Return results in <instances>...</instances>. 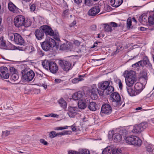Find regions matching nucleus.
Listing matches in <instances>:
<instances>
[{
    "label": "nucleus",
    "instance_id": "obj_1",
    "mask_svg": "<svg viewBox=\"0 0 154 154\" xmlns=\"http://www.w3.org/2000/svg\"><path fill=\"white\" fill-rule=\"evenodd\" d=\"M123 75L125 78V81L127 85L129 87L132 86L137 80L135 72L126 70L125 71Z\"/></svg>",
    "mask_w": 154,
    "mask_h": 154
},
{
    "label": "nucleus",
    "instance_id": "obj_2",
    "mask_svg": "<svg viewBox=\"0 0 154 154\" xmlns=\"http://www.w3.org/2000/svg\"><path fill=\"white\" fill-rule=\"evenodd\" d=\"M126 142L129 145L140 146L142 141L139 137L137 136L131 135L126 137L125 139Z\"/></svg>",
    "mask_w": 154,
    "mask_h": 154
},
{
    "label": "nucleus",
    "instance_id": "obj_3",
    "mask_svg": "<svg viewBox=\"0 0 154 154\" xmlns=\"http://www.w3.org/2000/svg\"><path fill=\"white\" fill-rule=\"evenodd\" d=\"M8 35L9 39L17 44L22 45L24 43V39L20 35L17 33H9Z\"/></svg>",
    "mask_w": 154,
    "mask_h": 154
},
{
    "label": "nucleus",
    "instance_id": "obj_4",
    "mask_svg": "<svg viewBox=\"0 0 154 154\" xmlns=\"http://www.w3.org/2000/svg\"><path fill=\"white\" fill-rule=\"evenodd\" d=\"M55 45L56 42L55 40L52 38H48L42 43L41 46L44 50L47 51L51 48L54 47Z\"/></svg>",
    "mask_w": 154,
    "mask_h": 154
},
{
    "label": "nucleus",
    "instance_id": "obj_5",
    "mask_svg": "<svg viewBox=\"0 0 154 154\" xmlns=\"http://www.w3.org/2000/svg\"><path fill=\"white\" fill-rule=\"evenodd\" d=\"M111 100L113 102V105L115 106L119 107L122 104L120 96L116 92H114L111 94Z\"/></svg>",
    "mask_w": 154,
    "mask_h": 154
},
{
    "label": "nucleus",
    "instance_id": "obj_6",
    "mask_svg": "<svg viewBox=\"0 0 154 154\" xmlns=\"http://www.w3.org/2000/svg\"><path fill=\"white\" fill-rule=\"evenodd\" d=\"M125 127H124L119 131V133L114 134L112 135V139L115 142H119L122 139V135H125L128 134V131L126 130Z\"/></svg>",
    "mask_w": 154,
    "mask_h": 154
},
{
    "label": "nucleus",
    "instance_id": "obj_7",
    "mask_svg": "<svg viewBox=\"0 0 154 154\" xmlns=\"http://www.w3.org/2000/svg\"><path fill=\"white\" fill-rule=\"evenodd\" d=\"M22 73L23 79L27 82L32 81L35 76L34 72L32 70L24 72L23 71Z\"/></svg>",
    "mask_w": 154,
    "mask_h": 154
},
{
    "label": "nucleus",
    "instance_id": "obj_8",
    "mask_svg": "<svg viewBox=\"0 0 154 154\" xmlns=\"http://www.w3.org/2000/svg\"><path fill=\"white\" fill-rule=\"evenodd\" d=\"M25 17L21 15L16 16L14 20V25L17 27H20L24 25Z\"/></svg>",
    "mask_w": 154,
    "mask_h": 154
},
{
    "label": "nucleus",
    "instance_id": "obj_9",
    "mask_svg": "<svg viewBox=\"0 0 154 154\" xmlns=\"http://www.w3.org/2000/svg\"><path fill=\"white\" fill-rule=\"evenodd\" d=\"M112 112V107L111 106L108 104H103L101 108V112L100 113L101 116L103 114L109 115Z\"/></svg>",
    "mask_w": 154,
    "mask_h": 154
},
{
    "label": "nucleus",
    "instance_id": "obj_10",
    "mask_svg": "<svg viewBox=\"0 0 154 154\" xmlns=\"http://www.w3.org/2000/svg\"><path fill=\"white\" fill-rule=\"evenodd\" d=\"M59 64L61 68L65 71H68L71 69V64L68 60H60Z\"/></svg>",
    "mask_w": 154,
    "mask_h": 154
},
{
    "label": "nucleus",
    "instance_id": "obj_11",
    "mask_svg": "<svg viewBox=\"0 0 154 154\" xmlns=\"http://www.w3.org/2000/svg\"><path fill=\"white\" fill-rule=\"evenodd\" d=\"M0 76L2 79H7L9 77V71L6 67H0Z\"/></svg>",
    "mask_w": 154,
    "mask_h": 154
},
{
    "label": "nucleus",
    "instance_id": "obj_12",
    "mask_svg": "<svg viewBox=\"0 0 154 154\" xmlns=\"http://www.w3.org/2000/svg\"><path fill=\"white\" fill-rule=\"evenodd\" d=\"M40 29H42L44 33H45L46 35H53V30L51 27L48 25H44L40 27Z\"/></svg>",
    "mask_w": 154,
    "mask_h": 154
},
{
    "label": "nucleus",
    "instance_id": "obj_13",
    "mask_svg": "<svg viewBox=\"0 0 154 154\" xmlns=\"http://www.w3.org/2000/svg\"><path fill=\"white\" fill-rule=\"evenodd\" d=\"M76 107L70 106L68 108V114L70 117L73 118L76 115L78 110Z\"/></svg>",
    "mask_w": 154,
    "mask_h": 154
},
{
    "label": "nucleus",
    "instance_id": "obj_14",
    "mask_svg": "<svg viewBox=\"0 0 154 154\" xmlns=\"http://www.w3.org/2000/svg\"><path fill=\"white\" fill-rule=\"evenodd\" d=\"M48 69L50 71L53 73H56L58 69V66L56 63L53 61H50Z\"/></svg>",
    "mask_w": 154,
    "mask_h": 154
},
{
    "label": "nucleus",
    "instance_id": "obj_15",
    "mask_svg": "<svg viewBox=\"0 0 154 154\" xmlns=\"http://www.w3.org/2000/svg\"><path fill=\"white\" fill-rule=\"evenodd\" d=\"M100 11L99 6H95L91 8L88 11V14L90 16H94L97 14Z\"/></svg>",
    "mask_w": 154,
    "mask_h": 154
},
{
    "label": "nucleus",
    "instance_id": "obj_16",
    "mask_svg": "<svg viewBox=\"0 0 154 154\" xmlns=\"http://www.w3.org/2000/svg\"><path fill=\"white\" fill-rule=\"evenodd\" d=\"M146 126H134L132 132L135 134L140 133L146 128Z\"/></svg>",
    "mask_w": 154,
    "mask_h": 154
},
{
    "label": "nucleus",
    "instance_id": "obj_17",
    "mask_svg": "<svg viewBox=\"0 0 154 154\" xmlns=\"http://www.w3.org/2000/svg\"><path fill=\"white\" fill-rule=\"evenodd\" d=\"M8 7L9 10L14 13H17L19 12V9L11 2L8 3Z\"/></svg>",
    "mask_w": 154,
    "mask_h": 154
},
{
    "label": "nucleus",
    "instance_id": "obj_18",
    "mask_svg": "<svg viewBox=\"0 0 154 154\" xmlns=\"http://www.w3.org/2000/svg\"><path fill=\"white\" fill-rule=\"evenodd\" d=\"M35 34L38 40H41L44 38V33L42 29H40V27L39 29H37L35 30Z\"/></svg>",
    "mask_w": 154,
    "mask_h": 154
},
{
    "label": "nucleus",
    "instance_id": "obj_19",
    "mask_svg": "<svg viewBox=\"0 0 154 154\" xmlns=\"http://www.w3.org/2000/svg\"><path fill=\"white\" fill-rule=\"evenodd\" d=\"M123 0H109V4L113 7H117L120 5Z\"/></svg>",
    "mask_w": 154,
    "mask_h": 154
},
{
    "label": "nucleus",
    "instance_id": "obj_20",
    "mask_svg": "<svg viewBox=\"0 0 154 154\" xmlns=\"http://www.w3.org/2000/svg\"><path fill=\"white\" fill-rule=\"evenodd\" d=\"M97 89L95 86L91 87L88 90L89 92L91 93V97L93 99H96L97 98L96 90Z\"/></svg>",
    "mask_w": 154,
    "mask_h": 154
},
{
    "label": "nucleus",
    "instance_id": "obj_21",
    "mask_svg": "<svg viewBox=\"0 0 154 154\" xmlns=\"http://www.w3.org/2000/svg\"><path fill=\"white\" fill-rule=\"evenodd\" d=\"M110 83L107 81H105L104 82L99 83L98 85V88L104 91L107 88V87L109 85Z\"/></svg>",
    "mask_w": 154,
    "mask_h": 154
},
{
    "label": "nucleus",
    "instance_id": "obj_22",
    "mask_svg": "<svg viewBox=\"0 0 154 154\" xmlns=\"http://www.w3.org/2000/svg\"><path fill=\"white\" fill-rule=\"evenodd\" d=\"M84 93L81 91H79L74 93L72 96V98L75 100H78L83 97Z\"/></svg>",
    "mask_w": 154,
    "mask_h": 154
},
{
    "label": "nucleus",
    "instance_id": "obj_23",
    "mask_svg": "<svg viewBox=\"0 0 154 154\" xmlns=\"http://www.w3.org/2000/svg\"><path fill=\"white\" fill-rule=\"evenodd\" d=\"M127 91L129 94L131 96H135L140 93V91H137L136 89L134 90L131 87L127 88Z\"/></svg>",
    "mask_w": 154,
    "mask_h": 154
},
{
    "label": "nucleus",
    "instance_id": "obj_24",
    "mask_svg": "<svg viewBox=\"0 0 154 154\" xmlns=\"http://www.w3.org/2000/svg\"><path fill=\"white\" fill-rule=\"evenodd\" d=\"M78 106L80 109L85 108L86 107V100L82 99L79 100L78 103Z\"/></svg>",
    "mask_w": 154,
    "mask_h": 154
},
{
    "label": "nucleus",
    "instance_id": "obj_25",
    "mask_svg": "<svg viewBox=\"0 0 154 154\" xmlns=\"http://www.w3.org/2000/svg\"><path fill=\"white\" fill-rule=\"evenodd\" d=\"M140 61H142V66H143V65H145L150 68H152V65L150 63L147 57L145 56L143 60H140Z\"/></svg>",
    "mask_w": 154,
    "mask_h": 154
},
{
    "label": "nucleus",
    "instance_id": "obj_26",
    "mask_svg": "<svg viewBox=\"0 0 154 154\" xmlns=\"http://www.w3.org/2000/svg\"><path fill=\"white\" fill-rule=\"evenodd\" d=\"M114 91V88L112 86H108L104 91V93L106 95H109Z\"/></svg>",
    "mask_w": 154,
    "mask_h": 154
},
{
    "label": "nucleus",
    "instance_id": "obj_27",
    "mask_svg": "<svg viewBox=\"0 0 154 154\" xmlns=\"http://www.w3.org/2000/svg\"><path fill=\"white\" fill-rule=\"evenodd\" d=\"M71 48V46L69 43L63 44L60 46V49L62 50H69Z\"/></svg>",
    "mask_w": 154,
    "mask_h": 154
},
{
    "label": "nucleus",
    "instance_id": "obj_28",
    "mask_svg": "<svg viewBox=\"0 0 154 154\" xmlns=\"http://www.w3.org/2000/svg\"><path fill=\"white\" fill-rule=\"evenodd\" d=\"M50 62L47 60H45L42 62L43 66L46 69H48Z\"/></svg>",
    "mask_w": 154,
    "mask_h": 154
},
{
    "label": "nucleus",
    "instance_id": "obj_29",
    "mask_svg": "<svg viewBox=\"0 0 154 154\" xmlns=\"http://www.w3.org/2000/svg\"><path fill=\"white\" fill-rule=\"evenodd\" d=\"M58 103L60 106L63 109H65L66 107V103L65 100L63 99H60L58 101Z\"/></svg>",
    "mask_w": 154,
    "mask_h": 154
},
{
    "label": "nucleus",
    "instance_id": "obj_30",
    "mask_svg": "<svg viewBox=\"0 0 154 154\" xmlns=\"http://www.w3.org/2000/svg\"><path fill=\"white\" fill-rule=\"evenodd\" d=\"M83 77V75H79L78 78H75L72 80V82L74 84L78 83L79 81H81L84 80L83 79L81 78Z\"/></svg>",
    "mask_w": 154,
    "mask_h": 154
},
{
    "label": "nucleus",
    "instance_id": "obj_31",
    "mask_svg": "<svg viewBox=\"0 0 154 154\" xmlns=\"http://www.w3.org/2000/svg\"><path fill=\"white\" fill-rule=\"evenodd\" d=\"M88 108L91 111H95L96 109V103L94 102L90 103Z\"/></svg>",
    "mask_w": 154,
    "mask_h": 154
},
{
    "label": "nucleus",
    "instance_id": "obj_32",
    "mask_svg": "<svg viewBox=\"0 0 154 154\" xmlns=\"http://www.w3.org/2000/svg\"><path fill=\"white\" fill-rule=\"evenodd\" d=\"M19 78V76L17 73L12 74L10 78V80L12 82H15L17 81Z\"/></svg>",
    "mask_w": 154,
    "mask_h": 154
},
{
    "label": "nucleus",
    "instance_id": "obj_33",
    "mask_svg": "<svg viewBox=\"0 0 154 154\" xmlns=\"http://www.w3.org/2000/svg\"><path fill=\"white\" fill-rule=\"evenodd\" d=\"M112 150L110 147L108 146L104 149L102 152V154H110Z\"/></svg>",
    "mask_w": 154,
    "mask_h": 154
},
{
    "label": "nucleus",
    "instance_id": "obj_34",
    "mask_svg": "<svg viewBox=\"0 0 154 154\" xmlns=\"http://www.w3.org/2000/svg\"><path fill=\"white\" fill-rule=\"evenodd\" d=\"M104 28L105 31L107 32H111L112 29L111 26L107 24H104Z\"/></svg>",
    "mask_w": 154,
    "mask_h": 154
},
{
    "label": "nucleus",
    "instance_id": "obj_35",
    "mask_svg": "<svg viewBox=\"0 0 154 154\" xmlns=\"http://www.w3.org/2000/svg\"><path fill=\"white\" fill-rule=\"evenodd\" d=\"M142 84L140 83H136L134 86L135 89L137 91H140V93L141 91L142 90L141 87L142 86Z\"/></svg>",
    "mask_w": 154,
    "mask_h": 154
},
{
    "label": "nucleus",
    "instance_id": "obj_36",
    "mask_svg": "<svg viewBox=\"0 0 154 154\" xmlns=\"http://www.w3.org/2000/svg\"><path fill=\"white\" fill-rule=\"evenodd\" d=\"M17 49V48L15 46L11 44H10L7 46L6 45L4 49L8 50H14Z\"/></svg>",
    "mask_w": 154,
    "mask_h": 154
},
{
    "label": "nucleus",
    "instance_id": "obj_37",
    "mask_svg": "<svg viewBox=\"0 0 154 154\" xmlns=\"http://www.w3.org/2000/svg\"><path fill=\"white\" fill-rule=\"evenodd\" d=\"M31 23L32 22L30 20L28 19H26L25 18L23 26H24L25 27H28L31 25Z\"/></svg>",
    "mask_w": 154,
    "mask_h": 154
},
{
    "label": "nucleus",
    "instance_id": "obj_38",
    "mask_svg": "<svg viewBox=\"0 0 154 154\" xmlns=\"http://www.w3.org/2000/svg\"><path fill=\"white\" fill-rule=\"evenodd\" d=\"M6 45V44L2 38H0V47L4 49Z\"/></svg>",
    "mask_w": 154,
    "mask_h": 154
},
{
    "label": "nucleus",
    "instance_id": "obj_39",
    "mask_svg": "<svg viewBox=\"0 0 154 154\" xmlns=\"http://www.w3.org/2000/svg\"><path fill=\"white\" fill-rule=\"evenodd\" d=\"M52 33L53 35H50V36H53L54 38L57 41L60 40L59 34L57 32H53Z\"/></svg>",
    "mask_w": 154,
    "mask_h": 154
},
{
    "label": "nucleus",
    "instance_id": "obj_40",
    "mask_svg": "<svg viewBox=\"0 0 154 154\" xmlns=\"http://www.w3.org/2000/svg\"><path fill=\"white\" fill-rule=\"evenodd\" d=\"M148 22L151 24H154V14L150 16L148 18Z\"/></svg>",
    "mask_w": 154,
    "mask_h": 154
},
{
    "label": "nucleus",
    "instance_id": "obj_41",
    "mask_svg": "<svg viewBox=\"0 0 154 154\" xmlns=\"http://www.w3.org/2000/svg\"><path fill=\"white\" fill-rule=\"evenodd\" d=\"M112 154H122L121 150L119 149L115 148L112 151Z\"/></svg>",
    "mask_w": 154,
    "mask_h": 154
},
{
    "label": "nucleus",
    "instance_id": "obj_42",
    "mask_svg": "<svg viewBox=\"0 0 154 154\" xmlns=\"http://www.w3.org/2000/svg\"><path fill=\"white\" fill-rule=\"evenodd\" d=\"M146 150L149 152H152L154 149V145L150 144L146 147Z\"/></svg>",
    "mask_w": 154,
    "mask_h": 154
},
{
    "label": "nucleus",
    "instance_id": "obj_43",
    "mask_svg": "<svg viewBox=\"0 0 154 154\" xmlns=\"http://www.w3.org/2000/svg\"><path fill=\"white\" fill-rule=\"evenodd\" d=\"M36 77L40 79H41L43 77L44 74L42 72H36Z\"/></svg>",
    "mask_w": 154,
    "mask_h": 154
},
{
    "label": "nucleus",
    "instance_id": "obj_44",
    "mask_svg": "<svg viewBox=\"0 0 154 154\" xmlns=\"http://www.w3.org/2000/svg\"><path fill=\"white\" fill-rule=\"evenodd\" d=\"M142 66V61H139L137 62L132 65V66L133 67H137L138 66Z\"/></svg>",
    "mask_w": 154,
    "mask_h": 154
},
{
    "label": "nucleus",
    "instance_id": "obj_45",
    "mask_svg": "<svg viewBox=\"0 0 154 154\" xmlns=\"http://www.w3.org/2000/svg\"><path fill=\"white\" fill-rule=\"evenodd\" d=\"M10 133V131H3L2 132V136L3 137H5L9 135Z\"/></svg>",
    "mask_w": 154,
    "mask_h": 154
},
{
    "label": "nucleus",
    "instance_id": "obj_46",
    "mask_svg": "<svg viewBox=\"0 0 154 154\" xmlns=\"http://www.w3.org/2000/svg\"><path fill=\"white\" fill-rule=\"evenodd\" d=\"M57 136V133L55 132L52 131L50 132L49 134V136L51 138H53Z\"/></svg>",
    "mask_w": 154,
    "mask_h": 154
},
{
    "label": "nucleus",
    "instance_id": "obj_47",
    "mask_svg": "<svg viewBox=\"0 0 154 154\" xmlns=\"http://www.w3.org/2000/svg\"><path fill=\"white\" fill-rule=\"evenodd\" d=\"M131 19L128 18L127 21V24L128 29L131 28Z\"/></svg>",
    "mask_w": 154,
    "mask_h": 154
},
{
    "label": "nucleus",
    "instance_id": "obj_48",
    "mask_svg": "<svg viewBox=\"0 0 154 154\" xmlns=\"http://www.w3.org/2000/svg\"><path fill=\"white\" fill-rule=\"evenodd\" d=\"M81 154H90V152L86 149H82L80 151Z\"/></svg>",
    "mask_w": 154,
    "mask_h": 154
},
{
    "label": "nucleus",
    "instance_id": "obj_49",
    "mask_svg": "<svg viewBox=\"0 0 154 154\" xmlns=\"http://www.w3.org/2000/svg\"><path fill=\"white\" fill-rule=\"evenodd\" d=\"M10 71L12 74L15 73H17V71L16 69L13 67H10Z\"/></svg>",
    "mask_w": 154,
    "mask_h": 154
},
{
    "label": "nucleus",
    "instance_id": "obj_50",
    "mask_svg": "<svg viewBox=\"0 0 154 154\" xmlns=\"http://www.w3.org/2000/svg\"><path fill=\"white\" fill-rule=\"evenodd\" d=\"M68 126H66L64 127H56L55 128V130H61L63 129H67Z\"/></svg>",
    "mask_w": 154,
    "mask_h": 154
},
{
    "label": "nucleus",
    "instance_id": "obj_51",
    "mask_svg": "<svg viewBox=\"0 0 154 154\" xmlns=\"http://www.w3.org/2000/svg\"><path fill=\"white\" fill-rule=\"evenodd\" d=\"M117 82L120 89V90H122V84L121 80L120 79H118L117 80Z\"/></svg>",
    "mask_w": 154,
    "mask_h": 154
},
{
    "label": "nucleus",
    "instance_id": "obj_52",
    "mask_svg": "<svg viewBox=\"0 0 154 154\" xmlns=\"http://www.w3.org/2000/svg\"><path fill=\"white\" fill-rule=\"evenodd\" d=\"M110 24L111 26L114 27H116L118 26H120V25H119L116 23L114 22H111L110 23Z\"/></svg>",
    "mask_w": 154,
    "mask_h": 154
},
{
    "label": "nucleus",
    "instance_id": "obj_53",
    "mask_svg": "<svg viewBox=\"0 0 154 154\" xmlns=\"http://www.w3.org/2000/svg\"><path fill=\"white\" fill-rule=\"evenodd\" d=\"M40 142L41 143L45 145H47L48 144V143L44 139H41L40 140Z\"/></svg>",
    "mask_w": 154,
    "mask_h": 154
},
{
    "label": "nucleus",
    "instance_id": "obj_54",
    "mask_svg": "<svg viewBox=\"0 0 154 154\" xmlns=\"http://www.w3.org/2000/svg\"><path fill=\"white\" fill-rule=\"evenodd\" d=\"M90 29L92 31H95L97 29V26L95 25H93L91 26Z\"/></svg>",
    "mask_w": 154,
    "mask_h": 154
},
{
    "label": "nucleus",
    "instance_id": "obj_55",
    "mask_svg": "<svg viewBox=\"0 0 154 154\" xmlns=\"http://www.w3.org/2000/svg\"><path fill=\"white\" fill-rule=\"evenodd\" d=\"M97 91H98V94L100 96H102L103 95V93H104V90H99L97 89Z\"/></svg>",
    "mask_w": 154,
    "mask_h": 154
},
{
    "label": "nucleus",
    "instance_id": "obj_56",
    "mask_svg": "<svg viewBox=\"0 0 154 154\" xmlns=\"http://www.w3.org/2000/svg\"><path fill=\"white\" fill-rule=\"evenodd\" d=\"M85 4L86 5L90 6L91 5L90 0H85Z\"/></svg>",
    "mask_w": 154,
    "mask_h": 154
},
{
    "label": "nucleus",
    "instance_id": "obj_57",
    "mask_svg": "<svg viewBox=\"0 0 154 154\" xmlns=\"http://www.w3.org/2000/svg\"><path fill=\"white\" fill-rule=\"evenodd\" d=\"M35 9V5L34 4L31 5L30 7V10L31 11H34Z\"/></svg>",
    "mask_w": 154,
    "mask_h": 154
},
{
    "label": "nucleus",
    "instance_id": "obj_58",
    "mask_svg": "<svg viewBox=\"0 0 154 154\" xmlns=\"http://www.w3.org/2000/svg\"><path fill=\"white\" fill-rule=\"evenodd\" d=\"M74 3L77 5H79L82 2V0H73Z\"/></svg>",
    "mask_w": 154,
    "mask_h": 154
},
{
    "label": "nucleus",
    "instance_id": "obj_59",
    "mask_svg": "<svg viewBox=\"0 0 154 154\" xmlns=\"http://www.w3.org/2000/svg\"><path fill=\"white\" fill-rule=\"evenodd\" d=\"M54 81L56 83H59L62 82V80L59 79H55Z\"/></svg>",
    "mask_w": 154,
    "mask_h": 154
},
{
    "label": "nucleus",
    "instance_id": "obj_60",
    "mask_svg": "<svg viewBox=\"0 0 154 154\" xmlns=\"http://www.w3.org/2000/svg\"><path fill=\"white\" fill-rule=\"evenodd\" d=\"M68 11L67 10H66L65 11H64V12H63V16H64L65 17H67V15H68Z\"/></svg>",
    "mask_w": 154,
    "mask_h": 154
},
{
    "label": "nucleus",
    "instance_id": "obj_61",
    "mask_svg": "<svg viewBox=\"0 0 154 154\" xmlns=\"http://www.w3.org/2000/svg\"><path fill=\"white\" fill-rule=\"evenodd\" d=\"M74 44L77 46H79L80 44V42L78 40H75L74 42Z\"/></svg>",
    "mask_w": 154,
    "mask_h": 154
},
{
    "label": "nucleus",
    "instance_id": "obj_62",
    "mask_svg": "<svg viewBox=\"0 0 154 154\" xmlns=\"http://www.w3.org/2000/svg\"><path fill=\"white\" fill-rule=\"evenodd\" d=\"M147 17L145 15L143 16L142 17V21H144V22H146L147 21Z\"/></svg>",
    "mask_w": 154,
    "mask_h": 154
},
{
    "label": "nucleus",
    "instance_id": "obj_63",
    "mask_svg": "<svg viewBox=\"0 0 154 154\" xmlns=\"http://www.w3.org/2000/svg\"><path fill=\"white\" fill-rule=\"evenodd\" d=\"M76 21L74 20L73 22L69 25V26L70 27H72L76 24Z\"/></svg>",
    "mask_w": 154,
    "mask_h": 154
},
{
    "label": "nucleus",
    "instance_id": "obj_64",
    "mask_svg": "<svg viewBox=\"0 0 154 154\" xmlns=\"http://www.w3.org/2000/svg\"><path fill=\"white\" fill-rule=\"evenodd\" d=\"M68 154H79V153L75 151H71L69 152Z\"/></svg>",
    "mask_w": 154,
    "mask_h": 154
}]
</instances>
